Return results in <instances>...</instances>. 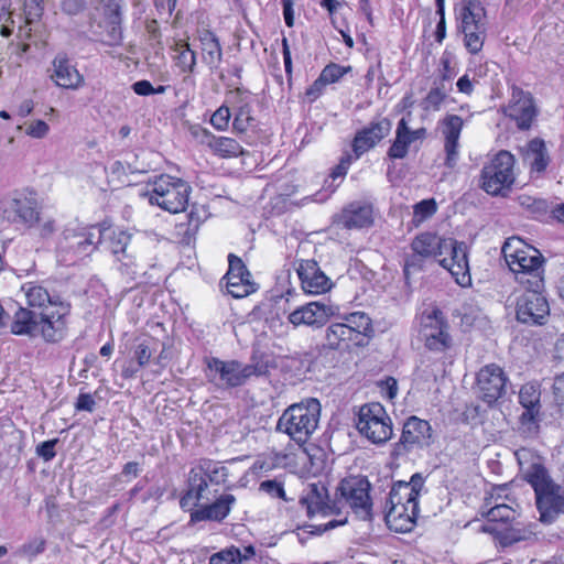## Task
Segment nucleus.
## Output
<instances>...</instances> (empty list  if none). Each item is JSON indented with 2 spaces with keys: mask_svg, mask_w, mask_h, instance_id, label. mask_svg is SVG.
Wrapping results in <instances>:
<instances>
[{
  "mask_svg": "<svg viewBox=\"0 0 564 564\" xmlns=\"http://www.w3.org/2000/svg\"><path fill=\"white\" fill-rule=\"evenodd\" d=\"M411 249L423 259L437 258L456 283L463 288L471 284L467 247L454 238L441 237L434 232H422L411 242Z\"/></svg>",
  "mask_w": 564,
  "mask_h": 564,
  "instance_id": "nucleus-1",
  "label": "nucleus"
},
{
  "mask_svg": "<svg viewBox=\"0 0 564 564\" xmlns=\"http://www.w3.org/2000/svg\"><path fill=\"white\" fill-rule=\"evenodd\" d=\"M424 488V478L421 474H414L410 481H397L393 484L388 500L386 523L395 532H410L419 514V497Z\"/></svg>",
  "mask_w": 564,
  "mask_h": 564,
  "instance_id": "nucleus-2",
  "label": "nucleus"
},
{
  "mask_svg": "<svg viewBox=\"0 0 564 564\" xmlns=\"http://www.w3.org/2000/svg\"><path fill=\"white\" fill-rule=\"evenodd\" d=\"M502 254L517 283L523 288H545V259L536 248L511 237L503 243Z\"/></svg>",
  "mask_w": 564,
  "mask_h": 564,
  "instance_id": "nucleus-3",
  "label": "nucleus"
},
{
  "mask_svg": "<svg viewBox=\"0 0 564 564\" xmlns=\"http://www.w3.org/2000/svg\"><path fill=\"white\" fill-rule=\"evenodd\" d=\"M523 476L534 489L541 522L550 524L564 514V489L553 482L541 464L529 466Z\"/></svg>",
  "mask_w": 564,
  "mask_h": 564,
  "instance_id": "nucleus-4",
  "label": "nucleus"
},
{
  "mask_svg": "<svg viewBox=\"0 0 564 564\" xmlns=\"http://www.w3.org/2000/svg\"><path fill=\"white\" fill-rule=\"evenodd\" d=\"M321 403L315 398L290 405L276 423V431L286 434L299 445H304L318 426Z\"/></svg>",
  "mask_w": 564,
  "mask_h": 564,
  "instance_id": "nucleus-5",
  "label": "nucleus"
},
{
  "mask_svg": "<svg viewBox=\"0 0 564 564\" xmlns=\"http://www.w3.org/2000/svg\"><path fill=\"white\" fill-rule=\"evenodd\" d=\"M191 185L183 178L160 174L148 178L145 192L149 203L171 214L185 210L188 205Z\"/></svg>",
  "mask_w": 564,
  "mask_h": 564,
  "instance_id": "nucleus-6",
  "label": "nucleus"
},
{
  "mask_svg": "<svg viewBox=\"0 0 564 564\" xmlns=\"http://www.w3.org/2000/svg\"><path fill=\"white\" fill-rule=\"evenodd\" d=\"M206 377L218 387L236 388L243 386L251 377L267 373L263 362L242 364L238 360H221L216 357L205 359Z\"/></svg>",
  "mask_w": 564,
  "mask_h": 564,
  "instance_id": "nucleus-7",
  "label": "nucleus"
},
{
  "mask_svg": "<svg viewBox=\"0 0 564 564\" xmlns=\"http://www.w3.org/2000/svg\"><path fill=\"white\" fill-rule=\"evenodd\" d=\"M370 488V482L366 478L343 479L337 487L335 502H338L341 510L345 506L349 507L358 519L370 521L372 519Z\"/></svg>",
  "mask_w": 564,
  "mask_h": 564,
  "instance_id": "nucleus-8",
  "label": "nucleus"
},
{
  "mask_svg": "<svg viewBox=\"0 0 564 564\" xmlns=\"http://www.w3.org/2000/svg\"><path fill=\"white\" fill-rule=\"evenodd\" d=\"M357 430L373 444H384L393 434L392 421L379 402L368 403L359 409Z\"/></svg>",
  "mask_w": 564,
  "mask_h": 564,
  "instance_id": "nucleus-9",
  "label": "nucleus"
},
{
  "mask_svg": "<svg viewBox=\"0 0 564 564\" xmlns=\"http://www.w3.org/2000/svg\"><path fill=\"white\" fill-rule=\"evenodd\" d=\"M513 166L514 158L510 152L497 153L481 170V188L490 195L510 188L514 182Z\"/></svg>",
  "mask_w": 564,
  "mask_h": 564,
  "instance_id": "nucleus-10",
  "label": "nucleus"
},
{
  "mask_svg": "<svg viewBox=\"0 0 564 564\" xmlns=\"http://www.w3.org/2000/svg\"><path fill=\"white\" fill-rule=\"evenodd\" d=\"M517 302V319L523 324L542 325L550 314L544 288H524Z\"/></svg>",
  "mask_w": 564,
  "mask_h": 564,
  "instance_id": "nucleus-11",
  "label": "nucleus"
},
{
  "mask_svg": "<svg viewBox=\"0 0 564 564\" xmlns=\"http://www.w3.org/2000/svg\"><path fill=\"white\" fill-rule=\"evenodd\" d=\"M420 333L425 347L431 351L443 352L452 347L453 340L448 334V325L438 310L423 315Z\"/></svg>",
  "mask_w": 564,
  "mask_h": 564,
  "instance_id": "nucleus-12",
  "label": "nucleus"
},
{
  "mask_svg": "<svg viewBox=\"0 0 564 564\" xmlns=\"http://www.w3.org/2000/svg\"><path fill=\"white\" fill-rule=\"evenodd\" d=\"M432 443V427L430 423L417 416H410L403 424L400 441L395 449L411 452L429 447Z\"/></svg>",
  "mask_w": 564,
  "mask_h": 564,
  "instance_id": "nucleus-13",
  "label": "nucleus"
},
{
  "mask_svg": "<svg viewBox=\"0 0 564 564\" xmlns=\"http://www.w3.org/2000/svg\"><path fill=\"white\" fill-rule=\"evenodd\" d=\"M503 112L516 121L517 127L521 130H528L538 115L531 94L518 87H512L511 98Z\"/></svg>",
  "mask_w": 564,
  "mask_h": 564,
  "instance_id": "nucleus-14",
  "label": "nucleus"
},
{
  "mask_svg": "<svg viewBox=\"0 0 564 564\" xmlns=\"http://www.w3.org/2000/svg\"><path fill=\"white\" fill-rule=\"evenodd\" d=\"M507 377L497 365L482 367L477 375V389L479 398L488 403H495L506 390Z\"/></svg>",
  "mask_w": 564,
  "mask_h": 564,
  "instance_id": "nucleus-15",
  "label": "nucleus"
},
{
  "mask_svg": "<svg viewBox=\"0 0 564 564\" xmlns=\"http://www.w3.org/2000/svg\"><path fill=\"white\" fill-rule=\"evenodd\" d=\"M300 503L305 507L308 517L341 514L338 502L329 501L327 488L322 484H310Z\"/></svg>",
  "mask_w": 564,
  "mask_h": 564,
  "instance_id": "nucleus-16",
  "label": "nucleus"
},
{
  "mask_svg": "<svg viewBox=\"0 0 564 564\" xmlns=\"http://www.w3.org/2000/svg\"><path fill=\"white\" fill-rule=\"evenodd\" d=\"M333 305L314 301L302 305L289 314L288 319L294 326L319 328L335 314Z\"/></svg>",
  "mask_w": 564,
  "mask_h": 564,
  "instance_id": "nucleus-17",
  "label": "nucleus"
},
{
  "mask_svg": "<svg viewBox=\"0 0 564 564\" xmlns=\"http://www.w3.org/2000/svg\"><path fill=\"white\" fill-rule=\"evenodd\" d=\"M296 272L305 293L317 295L330 290V279L321 270L318 263L313 259L300 260Z\"/></svg>",
  "mask_w": 564,
  "mask_h": 564,
  "instance_id": "nucleus-18",
  "label": "nucleus"
},
{
  "mask_svg": "<svg viewBox=\"0 0 564 564\" xmlns=\"http://www.w3.org/2000/svg\"><path fill=\"white\" fill-rule=\"evenodd\" d=\"M441 132L444 138V151L446 153L445 165L454 167L459 159V137L464 127V120L457 115H447L440 121Z\"/></svg>",
  "mask_w": 564,
  "mask_h": 564,
  "instance_id": "nucleus-19",
  "label": "nucleus"
},
{
  "mask_svg": "<svg viewBox=\"0 0 564 564\" xmlns=\"http://www.w3.org/2000/svg\"><path fill=\"white\" fill-rule=\"evenodd\" d=\"M4 219L32 228L40 220V212L34 199L29 197L12 198L2 210Z\"/></svg>",
  "mask_w": 564,
  "mask_h": 564,
  "instance_id": "nucleus-20",
  "label": "nucleus"
},
{
  "mask_svg": "<svg viewBox=\"0 0 564 564\" xmlns=\"http://www.w3.org/2000/svg\"><path fill=\"white\" fill-rule=\"evenodd\" d=\"M70 306L67 303H58V308L52 313L42 312L39 319V333L45 341L57 343L66 334L65 317L69 314Z\"/></svg>",
  "mask_w": 564,
  "mask_h": 564,
  "instance_id": "nucleus-21",
  "label": "nucleus"
},
{
  "mask_svg": "<svg viewBox=\"0 0 564 564\" xmlns=\"http://www.w3.org/2000/svg\"><path fill=\"white\" fill-rule=\"evenodd\" d=\"M209 468L210 463L206 462L189 470L187 490L180 501L183 509L192 510L194 507H197L199 501L204 498V491L208 487L207 479L209 478Z\"/></svg>",
  "mask_w": 564,
  "mask_h": 564,
  "instance_id": "nucleus-22",
  "label": "nucleus"
},
{
  "mask_svg": "<svg viewBox=\"0 0 564 564\" xmlns=\"http://www.w3.org/2000/svg\"><path fill=\"white\" fill-rule=\"evenodd\" d=\"M391 131V121L387 118L372 121L369 126L358 131L352 141V151L356 159L360 158L365 152L372 149Z\"/></svg>",
  "mask_w": 564,
  "mask_h": 564,
  "instance_id": "nucleus-23",
  "label": "nucleus"
},
{
  "mask_svg": "<svg viewBox=\"0 0 564 564\" xmlns=\"http://www.w3.org/2000/svg\"><path fill=\"white\" fill-rule=\"evenodd\" d=\"M50 77L58 87L66 89H77L84 83V77L65 54L56 55Z\"/></svg>",
  "mask_w": 564,
  "mask_h": 564,
  "instance_id": "nucleus-24",
  "label": "nucleus"
},
{
  "mask_svg": "<svg viewBox=\"0 0 564 564\" xmlns=\"http://www.w3.org/2000/svg\"><path fill=\"white\" fill-rule=\"evenodd\" d=\"M337 224L346 229L370 227L373 224V207L369 203H350L337 216Z\"/></svg>",
  "mask_w": 564,
  "mask_h": 564,
  "instance_id": "nucleus-25",
  "label": "nucleus"
},
{
  "mask_svg": "<svg viewBox=\"0 0 564 564\" xmlns=\"http://www.w3.org/2000/svg\"><path fill=\"white\" fill-rule=\"evenodd\" d=\"M95 229L88 231L85 228L80 230L66 229L63 234V239L59 242V250L62 252L70 253L76 256L88 254L93 250V246L97 243Z\"/></svg>",
  "mask_w": 564,
  "mask_h": 564,
  "instance_id": "nucleus-26",
  "label": "nucleus"
},
{
  "mask_svg": "<svg viewBox=\"0 0 564 564\" xmlns=\"http://www.w3.org/2000/svg\"><path fill=\"white\" fill-rule=\"evenodd\" d=\"M523 163L531 174L540 176L550 164L551 158L544 140L534 138L522 149Z\"/></svg>",
  "mask_w": 564,
  "mask_h": 564,
  "instance_id": "nucleus-27",
  "label": "nucleus"
},
{
  "mask_svg": "<svg viewBox=\"0 0 564 564\" xmlns=\"http://www.w3.org/2000/svg\"><path fill=\"white\" fill-rule=\"evenodd\" d=\"M227 102L230 104L235 110L232 122L235 131L239 133L246 132L253 121L251 116L250 94L237 88L229 93Z\"/></svg>",
  "mask_w": 564,
  "mask_h": 564,
  "instance_id": "nucleus-28",
  "label": "nucleus"
},
{
  "mask_svg": "<svg viewBox=\"0 0 564 564\" xmlns=\"http://www.w3.org/2000/svg\"><path fill=\"white\" fill-rule=\"evenodd\" d=\"M235 502L236 498L234 495L224 494L215 502L193 510L191 512V520L193 522L221 521L229 514Z\"/></svg>",
  "mask_w": 564,
  "mask_h": 564,
  "instance_id": "nucleus-29",
  "label": "nucleus"
},
{
  "mask_svg": "<svg viewBox=\"0 0 564 564\" xmlns=\"http://www.w3.org/2000/svg\"><path fill=\"white\" fill-rule=\"evenodd\" d=\"M91 229H97V243H107V248L113 254L122 256L118 257V260L123 261V259L127 257L126 253L128 243L131 238L130 235L122 230L116 231L107 221H104L98 226H93Z\"/></svg>",
  "mask_w": 564,
  "mask_h": 564,
  "instance_id": "nucleus-30",
  "label": "nucleus"
},
{
  "mask_svg": "<svg viewBox=\"0 0 564 564\" xmlns=\"http://www.w3.org/2000/svg\"><path fill=\"white\" fill-rule=\"evenodd\" d=\"M198 39L202 48V58L213 69H217L221 62L223 51L218 39L208 30L199 31Z\"/></svg>",
  "mask_w": 564,
  "mask_h": 564,
  "instance_id": "nucleus-31",
  "label": "nucleus"
},
{
  "mask_svg": "<svg viewBox=\"0 0 564 564\" xmlns=\"http://www.w3.org/2000/svg\"><path fill=\"white\" fill-rule=\"evenodd\" d=\"M22 291L25 294L28 304L31 307L45 308L47 304L58 308V296L51 295L46 288L36 282H28L22 285Z\"/></svg>",
  "mask_w": 564,
  "mask_h": 564,
  "instance_id": "nucleus-32",
  "label": "nucleus"
},
{
  "mask_svg": "<svg viewBox=\"0 0 564 564\" xmlns=\"http://www.w3.org/2000/svg\"><path fill=\"white\" fill-rule=\"evenodd\" d=\"M145 30L149 34V46L151 47V55L147 56L149 67H154V72H161V68L165 65L163 55V45L160 40V32L158 22L152 20L147 23Z\"/></svg>",
  "mask_w": 564,
  "mask_h": 564,
  "instance_id": "nucleus-33",
  "label": "nucleus"
},
{
  "mask_svg": "<svg viewBox=\"0 0 564 564\" xmlns=\"http://www.w3.org/2000/svg\"><path fill=\"white\" fill-rule=\"evenodd\" d=\"M40 315L34 312L20 307L15 314L11 325V332L15 335L34 336L39 333Z\"/></svg>",
  "mask_w": 564,
  "mask_h": 564,
  "instance_id": "nucleus-34",
  "label": "nucleus"
},
{
  "mask_svg": "<svg viewBox=\"0 0 564 564\" xmlns=\"http://www.w3.org/2000/svg\"><path fill=\"white\" fill-rule=\"evenodd\" d=\"M458 29L464 34V45L470 54H477L481 51L486 39L487 22L463 25Z\"/></svg>",
  "mask_w": 564,
  "mask_h": 564,
  "instance_id": "nucleus-35",
  "label": "nucleus"
},
{
  "mask_svg": "<svg viewBox=\"0 0 564 564\" xmlns=\"http://www.w3.org/2000/svg\"><path fill=\"white\" fill-rule=\"evenodd\" d=\"M459 25H473L486 21V10L478 0H463L458 11Z\"/></svg>",
  "mask_w": 564,
  "mask_h": 564,
  "instance_id": "nucleus-36",
  "label": "nucleus"
},
{
  "mask_svg": "<svg viewBox=\"0 0 564 564\" xmlns=\"http://www.w3.org/2000/svg\"><path fill=\"white\" fill-rule=\"evenodd\" d=\"M354 337L361 343V337L370 336L373 332L370 317L364 312H354L344 317L343 322Z\"/></svg>",
  "mask_w": 564,
  "mask_h": 564,
  "instance_id": "nucleus-37",
  "label": "nucleus"
},
{
  "mask_svg": "<svg viewBox=\"0 0 564 564\" xmlns=\"http://www.w3.org/2000/svg\"><path fill=\"white\" fill-rule=\"evenodd\" d=\"M326 343L332 349L341 347L343 344L354 343L359 345L358 340L350 333L349 328L344 323H334L326 329Z\"/></svg>",
  "mask_w": 564,
  "mask_h": 564,
  "instance_id": "nucleus-38",
  "label": "nucleus"
},
{
  "mask_svg": "<svg viewBox=\"0 0 564 564\" xmlns=\"http://www.w3.org/2000/svg\"><path fill=\"white\" fill-rule=\"evenodd\" d=\"M224 279L226 280L227 292L236 299L248 296L256 290L251 275L245 276L226 273Z\"/></svg>",
  "mask_w": 564,
  "mask_h": 564,
  "instance_id": "nucleus-39",
  "label": "nucleus"
},
{
  "mask_svg": "<svg viewBox=\"0 0 564 564\" xmlns=\"http://www.w3.org/2000/svg\"><path fill=\"white\" fill-rule=\"evenodd\" d=\"M540 395V390L534 384L527 383L522 386L519 392V401L525 409V412L522 414V419H534V415L538 413Z\"/></svg>",
  "mask_w": 564,
  "mask_h": 564,
  "instance_id": "nucleus-40",
  "label": "nucleus"
},
{
  "mask_svg": "<svg viewBox=\"0 0 564 564\" xmlns=\"http://www.w3.org/2000/svg\"><path fill=\"white\" fill-rule=\"evenodd\" d=\"M209 149L214 154L224 159L237 158L245 153L240 143L237 140L228 137L215 135Z\"/></svg>",
  "mask_w": 564,
  "mask_h": 564,
  "instance_id": "nucleus-41",
  "label": "nucleus"
},
{
  "mask_svg": "<svg viewBox=\"0 0 564 564\" xmlns=\"http://www.w3.org/2000/svg\"><path fill=\"white\" fill-rule=\"evenodd\" d=\"M173 52V59L180 70L183 73H192L196 65V54L189 47V44L181 40L175 43Z\"/></svg>",
  "mask_w": 564,
  "mask_h": 564,
  "instance_id": "nucleus-42",
  "label": "nucleus"
},
{
  "mask_svg": "<svg viewBox=\"0 0 564 564\" xmlns=\"http://www.w3.org/2000/svg\"><path fill=\"white\" fill-rule=\"evenodd\" d=\"M406 134V120L402 118L397 127L395 139L388 151L391 159H403L408 154L411 139Z\"/></svg>",
  "mask_w": 564,
  "mask_h": 564,
  "instance_id": "nucleus-43",
  "label": "nucleus"
},
{
  "mask_svg": "<svg viewBox=\"0 0 564 564\" xmlns=\"http://www.w3.org/2000/svg\"><path fill=\"white\" fill-rule=\"evenodd\" d=\"M449 88L443 83V80H434L433 87L427 93L423 100V107L425 110L437 111L441 109L443 102L447 98Z\"/></svg>",
  "mask_w": 564,
  "mask_h": 564,
  "instance_id": "nucleus-44",
  "label": "nucleus"
},
{
  "mask_svg": "<svg viewBox=\"0 0 564 564\" xmlns=\"http://www.w3.org/2000/svg\"><path fill=\"white\" fill-rule=\"evenodd\" d=\"M121 23H112L111 21H101L99 23L100 29L105 31L99 33L100 41L108 45H116L121 41Z\"/></svg>",
  "mask_w": 564,
  "mask_h": 564,
  "instance_id": "nucleus-45",
  "label": "nucleus"
},
{
  "mask_svg": "<svg viewBox=\"0 0 564 564\" xmlns=\"http://www.w3.org/2000/svg\"><path fill=\"white\" fill-rule=\"evenodd\" d=\"M205 210L199 209L197 207H193L191 213L188 214V223L186 230L184 231L183 241L185 243H189L192 238L196 235L200 224L204 221Z\"/></svg>",
  "mask_w": 564,
  "mask_h": 564,
  "instance_id": "nucleus-46",
  "label": "nucleus"
},
{
  "mask_svg": "<svg viewBox=\"0 0 564 564\" xmlns=\"http://www.w3.org/2000/svg\"><path fill=\"white\" fill-rule=\"evenodd\" d=\"M209 564H241L240 550L234 545L226 547L213 554Z\"/></svg>",
  "mask_w": 564,
  "mask_h": 564,
  "instance_id": "nucleus-47",
  "label": "nucleus"
},
{
  "mask_svg": "<svg viewBox=\"0 0 564 564\" xmlns=\"http://www.w3.org/2000/svg\"><path fill=\"white\" fill-rule=\"evenodd\" d=\"M487 518L490 522L508 523L516 518V511L508 505L499 503L487 511Z\"/></svg>",
  "mask_w": 564,
  "mask_h": 564,
  "instance_id": "nucleus-48",
  "label": "nucleus"
},
{
  "mask_svg": "<svg viewBox=\"0 0 564 564\" xmlns=\"http://www.w3.org/2000/svg\"><path fill=\"white\" fill-rule=\"evenodd\" d=\"M121 1L122 0H101L102 21L121 23Z\"/></svg>",
  "mask_w": 564,
  "mask_h": 564,
  "instance_id": "nucleus-49",
  "label": "nucleus"
},
{
  "mask_svg": "<svg viewBox=\"0 0 564 564\" xmlns=\"http://www.w3.org/2000/svg\"><path fill=\"white\" fill-rule=\"evenodd\" d=\"M112 173L118 174V177L121 180L122 183H126L127 185L134 184L132 180L127 178L123 180L122 176H129L134 175L139 173L138 167V160L134 161V164L130 163L129 161H116L112 165Z\"/></svg>",
  "mask_w": 564,
  "mask_h": 564,
  "instance_id": "nucleus-50",
  "label": "nucleus"
},
{
  "mask_svg": "<svg viewBox=\"0 0 564 564\" xmlns=\"http://www.w3.org/2000/svg\"><path fill=\"white\" fill-rule=\"evenodd\" d=\"M350 67H343L338 64H329L324 67V69L321 72V80H324L326 85L333 84L338 82L348 70Z\"/></svg>",
  "mask_w": 564,
  "mask_h": 564,
  "instance_id": "nucleus-51",
  "label": "nucleus"
},
{
  "mask_svg": "<svg viewBox=\"0 0 564 564\" xmlns=\"http://www.w3.org/2000/svg\"><path fill=\"white\" fill-rule=\"evenodd\" d=\"M552 394L557 412L564 415V372L554 378Z\"/></svg>",
  "mask_w": 564,
  "mask_h": 564,
  "instance_id": "nucleus-52",
  "label": "nucleus"
},
{
  "mask_svg": "<svg viewBox=\"0 0 564 564\" xmlns=\"http://www.w3.org/2000/svg\"><path fill=\"white\" fill-rule=\"evenodd\" d=\"M230 117L229 107L223 105L212 115L210 123L215 129L224 131L228 128Z\"/></svg>",
  "mask_w": 564,
  "mask_h": 564,
  "instance_id": "nucleus-53",
  "label": "nucleus"
},
{
  "mask_svg": "<svg viewBox=\"0 0 564 564\" xmlns=\"http://www.w3.org/2000/svg\"><path fill=\"white\" fill-rule=\"evenodd\" d=\"M43 0H25L24 14L26 23H32L40 19L43 13Z\"/></svg>",
  "mask_w": 564,
  "mask_h": 564,
  "instance_id": "nucleus-54",
  "label": "nucleus"
},
{
  "mask_svg": "<svg viewBox=\"0 0 564 564\" xmlns=\"http://www.w3.org/2000/svg\"><path fill=\"white\" fill-rule=\"evenodd\" d=\"M141 369V352L135 350L134 357L128 361H126L121 367V376L124 379H131L137 376L139 370Z\"/></svg>",
  "mask_w": 564,
  "mask_h": 564,
  "instance_id": "nucleus-55",
  "label": "nucleus"
},
{
  "mask_svg": "<svg viewBox=\"0 0 564 564\" xmlns=\"http://www.w3.org/2000/svg\"><path fill=\"white\" fill-rule=\"evenodd\" d=\"M189 134L196 140L198 143L210 147L214 134L207 130L206 128L199 126V124H193L188 129Z\"/></svg>",
  "mask_w": 564,
  "mask_h": 564,
  "instance_id": "nucleus-56",
  "label": "nucleus"
},
{
  "mask_svg": "<svg viewBox=\"0 0 564 564\" xmlns=\"http://www.w3.org/2000/svg\"><path fill=\"white\" fill-rule=\"evenodd\" d=\"M437 206L434 199H424L414 206V215L420 220L426 219L436 213Z\"/></svg>",
  "mask_w": 564,
  "mask_h": 564,
  "instance_id": "nucleus-57",
  "label": "nucleus"
},
{
  "mask_svg": "<svg viewBox=\"0 0 564 564\" xmlns=\"http://www.w3.org/2000/svg\"><path fill=\"white\" fill-rule=\"evenodd\" d=\"M50 126L44 120H34L28 123L25 133L35 139H42L47 135Z\"/></svg>",
  "mask_w": 564,
  "mask_h": 564,
  "instance_id": "nucleus-58",
  "label": "nucleus"
},
{
  "mask_svg": "<svg viewBox=\"0 0 564 564\" xmlns=\"http://www.w3.org/2000/svg\"><path fill=\"white\" fill-rule=\"evenodd\" d=\"M58 442L57 438L45 441L36 446V454L42 457L45 462L52 460L55 455V445Z\"/></svg>",
  "mask_w": 564,
  "mask_h": 564,
  "instance_id": "nucleus-59",
  "label": "nucleus"
},
{
  "mask_svg": "<svg viewBox=\"0 0 564 564\" xmlns=\"http://www.w3.org/2000/svg\"><path fill=\"white\" fill-rule=\"evenodd\" d=\"M228 262H229V269H228L227 273H234L235 275H245V276L251 275L250 272L248 271L247 267L245 265V263L242 262V260L239 257L230 253L228 256Z\"/></svg>",
  "mask_w": 564,
  "mask_h": 564,
  "instance_id": "nucleus-60",
  "label": "nucleus"
},
{
  "mask_svg": "<svg viewBox=\"0 0 564 564\" xmlns=\"http://www.w3.org/2000/svg\"><path fill=\"white\" fill-rule=\"evenodd\" d=\"M86 8V0H63L62 10L69 15H76Z\"/></svg>",
  "mask_w": 564,
  "mask_h": 564,
  "instance_id": "nucleus-61",
  "label": "nucleus"
},
{
  "mask_svg": "<svg viewBox=\"0 0 564 564\" xmlns=\"http://www.w3.org/2000/svg\"><path fill=\"white\" fill-rule=\"evenodd\" d=\"M260 489L278 498H283L285 494L283 486L275 480L262 481L260 484Z\"/></svg>",
  "mask_w": 564,
  "mask_h": 564,
  "instance_id": "nucleus-62",
  "label": "nucleus"
},
{
  "mask_svg": "<svg viewBox=\"0 0 564 564\" xmlns=\"http://www.w3.org/2000/svg\"><path fill=\"white\" fill-rule=\"evenodd\" d=\"M422 259L423 258H421L420 256H416L414 252L412 256H410L405 259L403 272H404V276L406 280L409 279V276L412 272L422 269V263H421Z\"/></svg>",
  "mask_w": 564,
  "mask_h": 564,
  "instance_id": "nucleus-63",
  "label": "nucleus"
},
{
  "mask_svg": "<svg viewBox=\"0 0 564 564\" xmlns=\"http://www.w3.org/2000/svg\"><path fill=\"white\" fill-rule=\"evenodd\" d=\"M95 405H96V402L89 393H80L77 398L75 408L77 411L93 412L95 409Z\"/></svg>",
  "mask_w": 564,
  "mask_h": 564,
  "instance_id": "nucleus-64",
  "label": "nucleus"
}]
</instances>
